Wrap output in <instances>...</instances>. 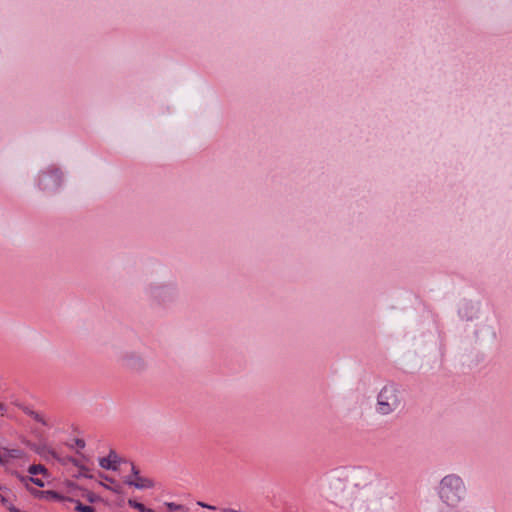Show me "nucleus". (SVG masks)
I'll use <instances>...</instances> for the list:
<instances>
[{"label":"nucleus","mask_w":512,"mask_h":512,"mask_svg":"<svg viewBox=\"0 0 512 512\" xmlns=\"http://www.w3.org/2000/svg\"><path fill=\"white\" fill-rule=\"evenodd\" d=\"M382 489L376 473L367 467H354L333 477L327 498L346 512H379Z\"/></svg>","instance_id":"nucleus-1"},{"label":"nucleus","mask_w":512,"mask_h":512,"mask_svg":"<svg viewBox=\"0 0 512 512\" xmlns=\"http://www.w3.org/2000/svg\"><path fill=\"white\" fill-rule=\"evenodd\" d=\"M436 492L443 505L439 512H460L459 507L467 496V487L461 476L451 473L439 481Z\"/></svg>","instance_id":"nucleus-2"},{"label":"nucleus","mask_w":512,"mask_h":512,"mask_svg":"<svg viewBox=\"0 0 512 512\" xmlns=\"http://www.w3.org/2000/svg\"><path fill=\"white\" fill-rule=\"evenodd\" d=\"M401 405L398 389L393 385L384 386L378 394L376 411L381 415H389Z\"/></svg>","instance_id":"nucleus-3"},{"label":"nucleus","mask_w":512,"mask_h":512,"mask_svg":"<svg viewBox=\"0 0 512 512\" xmlns=\"http://www.w3.org/2000/svg\"><path fill=\"white\" fill-rule=\"evenodd\" d=\"M34 453L38 454L45 461L57 458L51 441V433H39L34 438Z\"/></svg>","instance_id":"nucleus-4"},{"label":"nucleus","mask_w":512,"mask_h":512,"mask_svg":"<svg viewBox=\"0 0 512 512\" xmlns=\"http://www.w3.org/2000/svg\"><path fill=\"white\" fill-rule=\"evenodd\" d=\"M119 364L126 370L133 372L143 371L147 367L144 357L137 351H125L118 356Z\"/></svg>","instance_id":"nucleus-5"},{"label":"nucleus","mask_w":512,"mask_h":512,"mask_svg":"<svg viewBox=\"0 0 512 512\" xmlns=\"http://www.w3.org/2000/svg\"><path fill=\"white\" fill-rule=\"evenodd\" d=\"M34 499L59 502L69 501L75 504V511L77 512H95V509L92 506L83 505L78 500H74L69 497H64L54 491H40L34 489Z\"/></svg>","instance_id":"nucleus-6"},{"label":"nucleus","mask_w":512,"mask_h":512,"mask_svg":"<svg viewBox=\"0 0 512 512\" xmlns=\"http://www.w3.org/2000/svg\"><path fill=\"white\" fill-rule=\"evenodd\" d=\"M131 474L124 477L123 481L129 486H133L136 489H149L154 486V482L140 474V470L134 465L130 464Z\"/></svg>","instance_id":"nucleus-7"},{"label":"nucleus","mask_w":512,"mask_h":512,"mask_svg":"<svg viewBox=\"0 0 512 512\" xmlns=\"http://www.w3.org/2000/svg\"><path fill=\"white\" fill-rule=\"evenodd\" d=\"M27 457L19 449L0 448V465H18L23 466Z\"/></svg>","instance_id":"nucleus-8"},{"label":"nucleus","mask_w":512,"mask_h":512,"mask_svg":"<svg viewBox=\"0 0 512 512\" xmlns=\"http://www.w3.org/2000/svg\"><path fill=\"white\" fill-rule=\"evenodd\" d=\"M53 425V420L49 415L34 411V438H36L39 433H51Z\"/></svg>","instance_id":"nucleus-9"},{"label":"nucleus","mask_w":512,"mask_h":512,"mask_svg":"<svg viewBox=\"0 0 512 512\" xmlns=\"http://www.w3.org/2000/svg\"><path fill=\"white\" fill-rule=\"evenodd\" d=\"M53 478L45 466L34 464V485L44 487L52 482Z\"/></svg>","instance_id":"nucleus-10"},{"label":"nucleus","mask_w":512,"mask_h":512,"mask_svg":"<svg viewBox=\"0 0 512 512\" xmlns=\"http://www.w3.org/2000/svg\"><path fill=\"white\" fill-rule=\"evenodd\" d=\"M120 463L121 458L114 450H111L107 457H102L99 459L100 467L106 470L116 471L118 470Z\"/></svg>","instance_id":"nucleus-11"},{"label":"nucleus","mask_w":512,"mask_h":512,"mask_svg":"<svg viewBox=\"0 0 512 512\" xmlns=\"http://www.w3.org/2000/svg\"><path fill=\"white\" fill-rule=\"evenodd\" d=\"M128 505L131 508L138 510L139 512H154L152 509L145 507L142 503L137 502L136 500L133 499L128 500Z\"/></svg>","instance_id":"nucleus-12"},{"label":"nucleus","mask_w":512,"mask_h":512,"mask_svg":"<svg viewBox=\"0 0 512 512\" xmlns=\"http://www.w3.org/2000/svg\"><path fill=\"white\" fill-rule=\"evenodd\" d=\"M105 480L109 481L110 485H107L105 483H101V485L103 487H105L106 489H108V490H110V491H112L114 493H120L121 492V486L119 484H117L113 479L105 477Z\"/></svg>","instance_id":"nucleus-13"},{"label":"nucleus","mask_w":512,"mask_h":512,"mask_svg":"<svg viewBox=\"0 0 512 512\" xmlns=\"http://www.w3.org/2000/svg\"><path fill=\"white\" fill-rule=\"evenodd\" d=\"M82 496L84 498H86L89 502H94L97 499V496L93 492H90V491H84Z\"/></svg>","instance_id":"nucleus-14"},{"label":"nucleus","mask_w":512,"mask_h":512,"mask_svg":"<svg viewBox=\"0 0 512 512\" xmlns=\"http://www.w3.org/2000/svg\"><path fill=\"white\" fill-rule=\"evenodd\" d=\"M166 506L169 509V511H178L183 509L182 505L173 502L167 503Z\"/></svg>","instance_id":"nucleus-15"},{"label":"nucleus","mask_w":512,"mask_h":512,"mask_svg":"<svg viewBox=\"0 0 512 512\" xmlns=\"http://www.w3.org/2000/svg\"><path fill=\"white\" fill-rule=\"evenodd\" d=\"M76 445H77L79 448H84V446H85V442H84V440L78 439V440L76 441Z\"/></svg>","instance_id":"nucleus-16"},{"label":"nucleus","mask_w":512,"mask_h":512,"mask_svg":"<svg viewBox=\"0 0 512 512\" xmlns=\"http://www.w3.org/2000/svg\"><path fill=\"white\" fill-rule=\"evenodd\" d=\"M198 505H200L201 507H204V508H208V509H215L214 506L207 505L203 502H198Z\"/></svg>","instance_id":"nucleus-17"},{"label":"nucleus","mask_w":512,"mask_h":512,"mask_svg":"<svg viewBox=\"0 0 512 512\" xmlns=\"http://www.w3.org/2000/svg\"><path fill=\"white\" fill-rule=\"evenodd\" d=\"M5 412H6V408H5V406H4L2 403H0V414H1V415H4V414H5Z\"/></svg>","instance_id":"nucleus-18"},{"label":"nucleus","mask_w":512,"mask_h":512,"mask_svg":"<svg viewBox=\"0 0 512 512\" xmlns=\"http://www.w3.org/2000/svg\"><path fill=\"white\" fill-rule=\"evenodd\" d=\"M27 472L29 474H32V464H29L28 467H27Z\"/></svg>","instance_id":"nucleus-19"},{"label":"nucleus","mask_w":512,"mask_h":512,"mask_svg":"<svg viewBox=\"0 0 512 512\" xmlns=\"http://www.w3.org/2000/svg\"><path fill=\"white\" fill-rule=\"evenodd\" d=\"M0 501H1L2 503H5V502H6V499H5L3 496H1V495H0Z\"/></svg>","instance_id":"nucleus-20"}]
</instances>
